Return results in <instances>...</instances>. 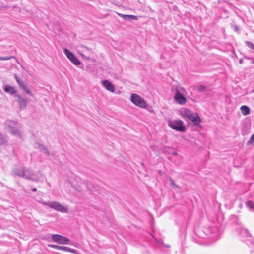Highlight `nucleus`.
<instances>
[{"label":"nucleus","instance_id":"5","mask_svg":"<svg viewBox=\"0 0 254 254\" xmlns=\"http://www.w3.org/2000/svg\"><path fill=\"white\" fill-rule=\"evenodd\" d=\"M168 125L170 128L176 131L183 132L186 130L184 123L181 120H169Z\"/></svg>","mask_w":254,"mask_h":254},{"label":"nucleus","instance_id":"31","mask_svg":"<svg viewBox=\"0 0 254 254\" xmlns=\"http://www.w3.org/2000/svg\"><path fill=\"white\" fill-rule=\"evenodd\" d=\"M242 62H243V60H242V59H240V60H239V63H240V64H242Z\"/></svg>","mask_w":254,"mask_h":254},{"label":"nucleus","instance_id":"29","mask_svg":"<svg viewBox=\"0 0 254 254\" xmlns=\"http://www.w3.org/2000/svg\"><path fill=\"white\" fill-rule=\"evenodd\" d=\"M75 189L76 190H77L78 191H81L82 190L83 188H82V189H80V188H78L75 187Z\"/></svg>","mask_w":254,"mask_h":254},{"label":"nucleus","instance_id":"22","mask_svg":"<svg viewBox=\"0 0 254 254\" xmlns=\"http://www.w3.org/2000/svg\"><path fill=\"white\" fill-rule=\"evenodd\" d=\"M218 232H219V230L217 227H214L212 228V233H216L214 237H217L218 236Z\"/></svg>","mask_w":254,"mask_h":254},{"label":"nucleus","instance_id":"9","mask_svg":"<svg viewBox=\"0 0 254 254\" xmlns=\"http://www.w3.org/2000/svg\"><path fill=\"white\" fill-rule=\"evenodd\" d=\"M185 115L195 125H198L201 122V119L199 116L197 114L192 113L190 110H186Z\"/></svg>","mask_w":254,"mask_h":254},{"label":"nucleus","instance_id":"15","mask_svg":"<svg viewBox=\"0 0 254 254\" xmlns=\"http://www.w3.org/2000/svg\"><path fill=\"white\" fill-rule=\"evenodd\" d=\"M79 49L78 50V53L83 57H84L85 58H87V59H89V57H86L85 56V55L83 54V53H90L91 51V50L89 48H87L85 46H84L83 45L79 47Z\"/></svg>","mask_w":254,"mask_h":254},{"label":"nucleus","instance_id":"6","mask_svg":"<svg viewBox=\"0 0 254 254\" xmlns=\"http://www.w3.org/2000/svg\"><path fill=\"white\" fill-rule=\"evenodd\" d=\"M130 101L136 106L142 108H145L147 106V102L145 100L135 93L131 94L130 96Z\"/></svg>","mask_w":254,"mask_h":254},{"label":"nucleus","instance_id":"28","mask_svg":"<svg viewBox=\"0 0 254 254\" xmlns=\"http://www.w3.org/2000/svg\"><path fill=\"white\" fill-rule=\"evenodd\" d=\"M170 185L173 188L177 187V185L174 183V181L172 179H170Z\"/></svg>","mask_w":254,"mask_h":254},{"label":"nucleus","instance_id":"19","mask_svg":"<svg viewBox=\"0 0 254 254\" xmlns=\"http://www.w3.org/2000/svg\"><path fill=\"white\" fill-rule=\"evenodd\" d=\"M14 76L16 81L22 89L26 86V84L25 83V82L16 75H15Z\"/></svg>","mask_w":254,"mask_h":254},{"label":"nucleus","instance_id":"21","mask_svg":"<svg viewBox=\"0 0 254 254\" xmlns=\"http://www.w3.org/2000/svg\"><path fill=\"white\" fill-rule=\"evenodd\" d=\"M22 90L26 93L27 94L29 95L30 96L33 97V94L32 93L31 90L27 86H25L24 88H22Z\"/></svg>","mask_w":254,"mask_h":254},{"label":"nucleus","instance_id":"8","mask_svg":"<svg viewBox=\"0 0 254 254\" xmlns=\"http://www.w3.org/2000/svg\"><path fill=\"white\" fill-rule=\"evenodd\" d=\"M51 239L54 242L60 244L67 245L70 243V241L67 238L59 234H52Z\"/></svg>","mask_w":254,"mask_h":254},{"label":"nucleus","instance_id":"17","mask_svg":"<svg viewBox=\"0 0 254 254\" xmlns=\"http://www.w3.org/2000/svg\"><path fill=\"white\" fill-rule=\"evenodd\" d=\"M3 89L5 92L10 93L11 94H14L16 92L14 87L9 85L5 86Z\"/></svg>","mask_w":254,"mask_h":254},{"label":"nucleus","instance_id":"23","mask_svg":"<svg viewBox=\"0 0 254 254\" xmlns=\"http://www.w3.org/2000/svg\"><path fill=\"white\" fill-rule=\"evenodd\" d=\"M245 44L250 49L254 50V45L251 42L246 41Z\"/></svg>","mask_w":254,"mask_h":254},{"label":"nucleus","instance_id":"26","mask_svg":"<svg viewBox=\"0 0 254 254\" xmlns=\"http://www.w3.org/2000/svg\"><path fill=\"white\" fill-rule=\"evenodd\" d=\"M5 138L1 134H0V144H2L5 143Z\"/></svg>","mask_w":254,"mask_h":254},{"label":"nucleus","instance_id":"33","mask_svg":"<svg viewBox=\"0 0 254 254\" xmlns=\"http://www.w3.org/2000/svg\"><path fill=\"white\" fill-rule=\"evenodd\" d=\"M174 155H176V154H177V153H176V152H174Z\"/></svg>","mask_w":254,"mask_h":254},{"label":"nucleus","instance_id":"35","mask_svg":"<svg viewBox=\"0 0 254 254\" xmlns=\"http://www.w3.org/2000/svg\"><path fill=\"white\" fill-rule=\"evenodd\" d=\"M253 92L254 93V90L253 91Z\"/></svg>","mask_w":254,"mask_h":254},{"label":"nucleus","instance_id":"27","mask_svg":"<svg viewBox=\"0 0 254 254\" xmlns=\"http://www.w3.org/2000/svg\"><path fill=\"white\" fill-rule=\"evenodd\" d=\"M254 143V133L251 136L250 140L249 141V144H252Z\"/></svg>","mask_w":254,"mask_h":254},{"label":"nucleus","instance_id":"16","mask_svg":"<svg viewBox=\"0 0 254 254\" xmlns=\"http://www.w3.org/2000/svg\"><path fill=\"white\" fill-rule=\"evenodd\" d=\"M119 15L123 18L125 20H136L138 19L137 17L135 15H124L122 14H119Z\"/></svg>","mask_w":254,"mask_h":254},{"label":"nucleus","instance_id":"20","mask_svg":"<svg viewBox=\"0 0 254 254\" xmlns=\"http://www.w3.org/2000/svg\"><path fill=\"white\" fill-rule=\"evenodd\" d=\"M246 205L251 211H254V203L252 201H248L246 202Z\"/></svg>","mask_w":254,"mask_h":254},{"label":"nucleus","instance_id":"18","mask_svg":"<svg viewBox=\"0 0 254 254\" xmlns=\"http://www.w3.org/2000/svg\"><path fill=\"white\" fill-rule=\"evenodd\" d=\"M240 110L242 113V114L244 116H246L250 114V108L246 105H243L241 107Z\"/></svg>","mask_w":254,"mask_h":254},{"label":"nucleus","instance_id":"25","mask_svg":"<svg viewBox=\"0 0 254 254\" xmlns=\"http://www.w3.org/2000/svg\"><path fill=\"white\" fill-rule=\"evenodd\" d=\"M14 58V56L0 57V60H8Z\"/></svg>","mask_w":254,"mask_h":254},{"label":"nucleus","instance_id":"3","mask_svg":"<svg viewBox=\"0 0 254 254\" xmlns=\"http://www.w3.org/2000/svg\"><path fill=\"white\" fill-rule=\"evenodd\" d=\"M43 205L48 206L50 208L63 213H67L68 209L60 203L56 201H42L41 202Z\"/></svg>","mask_w":254,"mask_h":254},{"label":"nucleus","instance_id":"7","mask_svg":"<svg viewBox=\"0 0 254 254\" xmlns=\"http://www.w3.org/2000/svg\"><path fill=\"white\" fill-rule=\"evenodd\" d=\"M184 91V89L183 88H177L174 96V99L176 102L180 105L185 104L187 101L186 98L181 93Z\"/></svg>","mask_w":254,"mask_h":254},{"label":"nucleus","instance_id":"4","mask_svg":"<svg viewBox=\"0 0 254 254\" xmlns=\"http://www.w3.org/2000/svg\"><path fill=\"white\" fill-rule=\"evenodd\" d=\"M43 205L48 206L50 208L63 213H67L68 209L60 203L56 201H42L41 202Z\"/></svg>","mask_w":254,"mask_h":254},{"label":"nucleus","instance_id":"10","mask_svg":"<svg viewBox=\"0 0 254 254\" xmlns=\"http://www.w3.org/2000/svg\"><path fill=\"white\" fill-rule=\"evenodd\" d=\"M64 53L66 55V57L75 65H79L81 64L80 61H79L74 54L68 49L64 48Z\"/></svg>","mask_w":254,"mask_h":254},{"label":"nucleus","instance_id":"32","mask_svg":"<svg viewBox=\"0 0 254 254\" xmlns=\"http://www.w3.org/2000/svg\"><path fill=\"white\" fill-rule=\"evenodd\" d=\"M87 187L88 188V189H89V190H91L93 191V190L91 189V188H90L89 186H87Z\"/></svg>","mask_w":254,"mask_h":254},{"label":"nucleus","instance_id":"12","mask_svg":"<svg viewBox=\"0 0 254 254\" xmlns=\"http://www.w3.org/2000/svg\"><path fill=\"white\" fill-rule=\"evenodd\" d=\"M102 85L103 87L106 88L107 90L114 92L115 87V86L109 80H104L102 82Z\"/></svg>","mask_w":254,"mask_h":254},{"label":"nucleus","instance_id":"24","mask_svg":"<svg viewBox=\"0 0 254 254\" xmlns=\"http://www.w3.org/2000/svg\"><path fill=\"white\" fill-rule=\"evenodd\" d=\"M197 90L199 92H204L206 90V86L201 85L198 87Z\"/></svg>","mask_w":254,"mask_h":254},{"label":"nucleus","instance_id":"14","mask_svg":"<svg viewBox=\"0 0 254 254\" xmlns=\"http://www.w3.org/2000/svg\"><path fill=\"white\" fill-rule=\"evenodd\" d=\"M34 147L37 149H40L43 153H44L46 155H50V152L48 151V149L43 145L39 143H35L34 144Z\"/></svg>","mask_w":254,"mask_h":254},{"label":"nucleus","instance_id":"1","mask_svg":"<svg viewBox=\"0 0 254 254\" xmlns=\"http://www.w3.org/2000/svg\"><path fill=\"white\" fill-rule=\"evenodd\" d=\"M12 173L14 175L24 177L26 179L35 182L39 181L42 176L40 171L33 173L30 170L21 167H16L13 170Z\"/></svg>","mask_w":254,"mask_h":254},{"label":"nucleus","instance_id":"13","mask_svg":"<svg viewBox=\"0 0 254 254\" xmlns=\"http://www.w3.org/2000/svg\"><path fill=\"white\" fill-rule=\"evenodd\" d=\"M15 97L18 98V102L19 104V107L20 109H24L26 108L27 104V100L24 98L20 95H16Z\"/></svg>","mask_w":254,"mask_h":254},{"label":"nucleus","instance_id":"30","mask_svg":"<svg viewBox=\"0 0 254 254\" xmlns=\"http://www.w3.org/2000/svg\"><path fill=\"white\" fill-rule=\"evenodd\" d=\"M32 191H34V192L36 191H37V189H36V188H33V189H32Z\"/></svg>","mask_w":254,"mask_h":254},{"label":"nucleus","instance_id":"2","mask_svg":"<svg viewBox=\"0 0 254 254\" xmlns=\"http://www.w3.org/2000/svg\"><path fill=\"white\" fill-rule=\"evenodd\" d=\"M7 130L16 137L21 138L23 134L21 131V126L19 123L13 121H7L6 122Z\"/></svg>","mask_w":254,"mask_h":254},{"label":"nucleus","instance_id":"34","mask_svg":"<svg viewBox=\"0 0 254 254\" xmlns=\"http://www.w3.org/2000/svg\"><path fill=\"white\" fill-rule=\"evenodd\" d=\"M244 231H245V232L246 233H247V230H244Z\"/></svg>","mask_w":254,"mask_h":254},{"label":"nucleus","instance_id":"11","mask_svg":"<svg viewBox=\"0 0 254 254\" xmlns=\"http://www.w3.org/2000/svg\"><path fill=\"white\" fill-rule=\"evenodd\" d=\"M48 246L51 248H53L59 250H62L66 252H69L73 254H77V251L75 249L70 248L68 247L56 245L49 244Z\"/></svg>","mask_w":254,"mask_h":254}]
</instances>
